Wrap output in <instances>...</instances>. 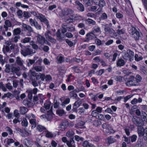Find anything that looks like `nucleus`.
<instances>
[{"label":"nucleus","mask_w":147,"mask_h":147,"mask_svg":"<svg viewBox=\"0 0 147 147\" xmlns=\"http://www.w3.org/2000/svg\"><path fill=\"white\" fill-rule=\"evenodd\" d=\"M133 122L138 127L137 133L138 137H143L145 140H147V128H144L142 126L144 124L143 121L139 119L133 117L132 119Z\"/></svg>","instance_id":"1"},{"label":"nucleus","mask_w":147,"mask_h":147,"mask_svg":"<svg viewBox=\"0 0 147 147\" xmlns=\"http://www.w3.org/2000/svg\"><path fill=\"white\" fill-rule=\"evenodd\" d=\"M134 54L132 51L128 50L127 52L125 51L123 52L122 56L124 59L129 60L130 61L133 60L134 59Z\"/></svg>","instance_id":"2"},{"label":"nucleus","mask_w":147,"mask_h":147,"mask_svg":"<svg viewBox=\"0 0 147 147\" xmlns=\"http://www.w3.org/2000/svg\"><path fill=\"white\" fill-rule=\"evenodd\" d=\"M102 126L104 129L106 134L114 133L115 131L110 127V125L107 123H104Z\"/></svg>","instance_id":"3"},{"label":"nucleus","mask_w":147,"mask_h":147,"mask_svg":"<svg viewBox=\"0 0 147 147\" xmlns=\"http://www.w3.org/2000/svg\"><path fill=\"white\" fill-rule=\"evenodd\" d=\"M37 42L40 45L41 47L40 49H43L44 51H45V48L44 47L42 46L44 44L45 42V39L41 36H38L37 38Z\"/></svg>","instance_id":"4"},{"label":"nucleus","mask_w":147,"mask_h":147,"mask_svg":"<svg viewBox=\"0 0 147 147\" xmlns=\"http://www.w3.org/2000/svg\"><path fill=\"white\" fill-rule=\"evenodd\" d=\"M35 53V51L30 49L29 48V47L27 49L26 51L23 50H22L21 51V54L24 56H26L28 55L34 53Z\"/></svg>","instance_id":"5"},{"label":"nucleus","mask_w":147,"mask_h":147,"mask_svg":"<svg viewBox=\"0 0 147 147\" xmlns=\"http://www.w3.org/2000/svg\"><path fill=\"white\" fill-rule=\"evenodd\" d=\"M76 6L77 9L80 11L83 12L84 10V8L82 4L80 3L78 1H76L75 2Z\"/></svg>","instance_id":"6"},{"label":"nucleus","mask_w":147,"mask_h":147,"mask_svg":"<svg viewBox=\"0 0 147 147\" xmlns=\"http://www.w3.org/2000/svg\"><path fill=\"white\" fill-rule=\"evenodd\" d=\"M95 38V36L94 34L92 32L88 33L86 35V39L84 40L86 42H88L89 40Z\"/></svg>","instance_id":"7"},{"label":"nucleus","mask_w":147,"mask_h":147,"mask_svg":"<svg viewBox=\"0 0 147 147\" xmlns=\"http://www.w3.org/2000/svg\"><path fill=\"white\" fill-rule=\"evenodd\" d=\"M74 11L71 9L65 8L62 10L61 12L63 16H65L72 14L74 13Z\"/></svg>","instance_id":"8"},{"label":"nucleus","mask_w":147,"mask_h":147,"mask_svg":"<svg viewBox=\"0 0 147 147\" xmlns=\"http://www.w3.org/2000/svg\"><path fill=\"white\" fill-rule=\"evenodd\" d=\"M82 104V101L81 100H78L76 101L74 104L73 109L76 110L77 108L78 107Z\"/></svg>","instance_id":"9"},{"label":"nucleus","mask_w":147,"mask_h":147,"mask_svg":"<svg viewBox=\"0 0 147 147\" xmlns=\"http://www.w3.org/2000/svg\"><path fill=\"white\" fill-rule=\"evenodd\" d=\"M116 141V140L112 136L109 137L106 140V143L109 144L113 143Z\"/></svg>","instance_id":"10"},{"label":"nucleus","mask_w":147,"mask_h":147,"mask_svg":"<svg viewBox=\"0 0 147 147\" xmlns=\"http://www.w3.org/2000/svg\"><path fill=\"white\" fill-rule=\"evenodd\" d=\"M67 127V125L66 123L65 122H63L60 125L59 128V130L64 131L65 130Z\"/></svg>","instance_id":"11"},{"label":"nucleus","mask_w":147,"mask_h":147,"mask_svg":"<svg viewBox=\"0 0 147 147\" xmlns=\"http://www.w3.org/2000/svg\"><path fill=\"white\" fill-rule=\"evenodd\" d=\"M125 63V61L121 59H118L117 62V66L121 67L124 65Z\"/></svg>","instance_id":"12"},{"label":"nucleus","mask_w":147,"mask_h":147,"mask_svg":"<svg viewBox=\"0 0 147 147\" xmlns=\"http://www.w3.org/2000/svg\"><path fill=\"white\" fill-rule=\"evenodd\" d=\"M67 145L68 147H75V144L74 141L73 140H71L70 141L67 142Z\"/></svg>","instance_id":"13"},{"label":"nucleus","mask_w":147,"mask_h":147,"mask_svg":"<svg viewBox=\"0 0 147 147\" xmlns=\"http://www.w3.org/2000/svg\"><path fill=\"white\" fill-rule=\"evenodd\" d=\"M37 90L36 88H35L33 89L32 91V90H28L27 92L28 93V96H30L31 98L32 97V94H36L37 92Z\"/></svg>","instance_id":"14"},{"label":"nucleus","mask_w":147,"mask_h":147,"mask_svg":"<svg viewBox=\"0 0 147 147\" xmlns=\"http://www.w3.org/2000/svg\"><path fill=\"white\" fill-rule=\"evenodd\" d=\"M92 32L94 34L99 32L100 33L101 31L100 28L98 26H95L93 28Z\"/></svg>","instance_id":"15"},{"label":"nucleus","mask_w":147,"mask_h":147,"mask_svg":"<svg viewBox=\"0 0 147 147\" xmlns=\"http://www.w3.org/2000/svg\"><path fill=\"white\" fill-rule=\"evenodd\" d=\"M131 36L135 40H138L140 37V33L138 31L131 35Z\"/></svg>","instance_id":"16"},{"label":"nucleus","mask_w":147,"mask_h":147,"mask_svg":"<svg viewBox=\"0 0 147 147\" xmlns=\"http://www.w3.org/2000/svg\"><path fill=\"white\" fill-rule=\"evenodd\" d=\"M82 145L84 147H93L94 146L93 145L89 143L87 141H84Z\"/></svg>","instance_id":"17"},{"label":"nucleus","mask_w":147,"mask_h":147,"mask_svg":"<svg viewBox=\"0 0 147 147\" xmlns=\"http://www.w3.org/2000/svg\"><path fill=\"white\" fill-rule=\"evenodd\" d=\"M70 101V100L69 98H66L62 102L61 105L63 107H64L66 105L69 103Z\"/></svg>","instance_id":"18"},{"label":"nucleus","mask_w":147,"mask_h":147,"mask_svg":"<svg viewBox=\"0 0 147 147\" xmlns=\"http://www.w3.org/2000/svg\"><path fill=\"white\" fill-rule=\"evenodd\" d=\"M22 26L23 28L24 29H26L28 31L30 32H32V30L30 26L24 24H23Z\"/></svg>","instance_id":"19"},{"label":"nucleus","mask_w":147,"mask_h":147,"mask_svg":"<svg viewBox=\"0 0 147 147\" xmlns=\"http://www.w3.org/2000/svg\"><path fill=\"white\" fill-rule=\"evenodd\" d=\"M57 63H61L62 62H65V60L63 59V58L61 56H58L56 58Z\"/></svg>","instance_id":"20"},{"label":"nucleus","mask_w":147,"mask_h":147,"mask_svg":"<svg viewBox=\"0 0 147 147\" xmlns=\"http://www.w3.org/2000/svg\"><path fill=\"white\" fill-rule=\"evenodd\" d=\"M130 79H131L134 86L138 85L139 84L134 76H130Z\"/></svg>","instance_id":"21"},{"label":"nucleus","mask_w":147,"mask_h":147,"mask_svg":"<svg viewBox=\"0 0 147 147\" xmlns=\"http://www.w3.org/2000/svg\"><path fill=\"white\" fill-rule=\"evenodd\" d=\"M45 78V75L41 73H39L36 76V78L37 80L40 79L42 81H43Z\"/></svg>","instance_id":"22"},{"label":"nucleus","mask_w":147,"mask_h":147,"mask_svg":"<svg viewBox=\"0 0 147 147\" xmlns=\"http://www.w3.org/2000/svg\"><path fill=\"white\" fill-rule=\"evenodd\" d=\"M130 30H129V32L131 35L134 34V33L137 31L136 28L133 26H131L130 28Z\"/></svg>","instance_id":"23"},{"label":"nucleus","mask_w":147,"mask_h":147,"mask_svg":"<svg viewBox=\"0 0 147 147\" xmlns=\"http://www.w3.org/2000/svg\"><path fill=\"white\" fill-rule=\"evenodd\" d=\"M30 123L32 124V128H34L36 126V120L35 119H31L30 120Z\"/></svg>","instance_id":"24"},{"label":"nucleus","mask_w":147,"mask_h":147,"mask_svg":"<svg viewBox=\"0 0 147 147\" xmlns=\"http://www.w3.org/2000/svg\"><path fill=\"white\" fill-rule=\"evenodd\" d=\"M52 118V114L51 111L48 112L47 113V119L50 121Z\"/></svg>","instance_id":"25"},{"label":"nucleus","mask_w":147,"mask_h":147,"mask_svg":"<svg viewBox=\"0 0 147 147\" xmlns=\"http://www.w3.org/2000/svg\"><path fill=\"white\" fill-rule=\"evenodd\" d=\"M74 134V131L72 130H69L66 133V136L68 137H70L73 136Z\"/></svg>","instance_id":"26"},{"label":"nucleus","mask_w":147,"mask_h":147,"mask_svg":"<svg viewBox=\"0 0 147 147\" xmlns=\"http://www.w3.org/2000/svg\"><path fill=\"white\" fill-rule=\"evenodd\" d=\"M105 31L107 33H109L110 34H111L113 32V31H114L113 30L109 28L106 27L105 28Z\"/></svg>","instance_id":"27"},{"label":"nucleus","mask_w":147,"mask_h":147,"mask_svg":"<svg viewBox=\"0 0 147 147\" xmlns=\"http://www.w3.org/2000/svg\"><path fill=\"white\" fill-rule=\"evenodd\" d=\"M20 111L21 114H24L27 112L28 110L25 107H21L20 108Z\"/></svg>","instance_id":"28"},{"label":"nucleus","mask_w":147,"mask_h":147,"mask_svg":"<svg viewBox=\"0 0 147 147\" xmlns=\"http://www.w3.org/2000/svg\"><path fill=\"white\" fill-rule=\"evenodd\" d=\"M5 25H4V27L5 28H7V27H10L11 26V22L8 20H5Z\"/></svg>","instance_id":"29"},{"label":"nucleus","mask_w":147,"mask_h":147,"mask_svg":"<svg viewBox=\"0 0 147 147\" xmlns=\"http://www.w3.org/2000/svg\"><path fill=\"white\" fill-rule=\"evenodd\" d=\"M113 78L116 81L121 82L122 80V77L120 76H113Z\"/></svg>","instance_id":"30"},{"label":"nucleus","mask_w":147,"mask_h":147,"mask_svg":"<svg viewBox=\"0 0 147 147\" xmlns=\"http://www.w3.org/2000/svg\"><path fill=\"white\" fill-rule=\"evenodd\" d=\"M36 17L37 18L39 19L41 22H44L45 20L44 16L42 15L38 14L36 16Z\"/></svg>","instance_id":"31"},{"label":"nucleus","mask_w":147,"mask_h":147,"mask_svg":"<svg viewBox=\"0 0 147 147\" xmlns=\"http://www.w3.org/2000/svg\"><path fill=\"white\" fill-rule=\"evenodd\" d=\"M36 17L37 18L39 19L41 22H44L45 20L44 16L42 15L38 14L36 16Z\"/></svg>","instance_id":"32"},{"label":"nucleus","mask_w":147,"mask_h":147,"mask_svg":"<svg viewBox=\"0 0 147 147\" xmlns=\"http://www.w3.org/2000/svg\"><path fill=\"white\" fill-rule=\"evenodd\" d=\"M33 68L36 71L39 72L42 71L43 70V68L41 66H38L36 67H33Z\"/></svg>","instance_id":"33"},{"label":"nucleus","mask_w":147,"mask_h":147,"mask_svg":"<svg viewBox=\"0 0 147 147\" xmlns=\"http://www.w3.org/2000/svg\"><path fill=\"white\" fill-rule=\"evenodd\" d=\"M57 114L60 116H62L65 113L64 111L62 109H59L57 110Z\"/></svg>","instance_id":"34"},{"label":"nucleus","mask_w":147,"mask_h":147,"mask_svg":"<svg viewBox=\"0 0 147 147\" xmlns=\"http://www.w3.org/2000/svg\"><path fill=\"white\" fill-rule=\"evenodd\" d=\"M106 5V3L104 0H99L98 5L101 7H103Z\"/></svg>","instance_id":"35"},{"label":"nucleus","mask_w":147,"mask_h":147,"mask_svg":"<svg viewBox=\"0 0 147 147\" xmlns=\"http://www.w3.org/2000/svg\"><path fill=\"white\" fill-rule=\"evenodd\" d=\"M22 125L24 127H27L28 124V122L26 119L24 118L22 121Z\"/></svg>","instance_id":"36"},{"label":"nucleus","mask_w":147,"mask_h":147,"mask_svg":"<svg viewBox=\"0 0 147 147\" xmlns=\"http://www.w3.org/2000/svg\"><path fill=\"white\" fill-rule=\"evenodd\" d=\"M54 134L52 133L47 131V137L50 138H53Z\"/></svg>","instance_id":"37"},{"label":"nucleus","mask_w":147,"mask_h":147,"mask_svg":"<svg viewBox=\"0 0 147 147\" xmlns=\"http://www.w3.org/2000/svg\"><path fill=\"white\" fill-rule=\"evenodd\" d=\"M137 138V136L136 135H133L130 137L131 141L132 142H135Z\"/></svg>","instance_id":"38"},{"label":"nucleus","mask_w":147,"mask_h":147,"mask_svg":"<svg viewBox=\"0 0 147 147\" xmlns=\"http://www.w3.org/2000/svg\"><path fill=\"white\" fill-rule=\"evenodd\" d=\"M143 59L142 57L140 56H138V55L136 54L135 55V60L137 61H140L141 60H142Z\"/></svg>","instance_id":"39"},{"label":"nucleus","mask_w":147,"mask_h":147,"mask_svg":"<svg viewBox=\"0 0 147 147\" xmlns=\"http://www.w3.org/2000/svg\"><path fill=\"white\" fill-rule=\"evenodd\" d=\"M37 129L40 131H42L45 129V127L40 125H37Z\"/></svg>","instance_id":"40"},{"label":"nucleus","mask_w":147,"mask_h":147,"mask_svg":"<svg viewBox=\"0 0 147 147\" xmlns=\"http://www.w3.org/2000/svg\"><path fill=\"white\" fill-rule=\"evenodd\" d=\"M86 22L87 23L89 24H92L93 25H94L95 24V22L94 21L90 19H87Z\"/></svg>","instance_id":"41"},{"label":"nucleus","mask_w":147,"mask_h":147,"mask_svg":"<svg viewBox=\"0 0 147 147\" xmlns=\"http://www.w3.org/2000/svg\"><path fill=\"white\" fill-rule=\"evenodd\" d=\"M117 33L119 35H121L123 34L125 32V30L124 29H118L117 30Z\"/></svg>","instance_id":"42"},{"label":"nucleus","mask_w":147,"mask_h":147,"mask_svg":"<svg viewBox=\"0 0 147 147\" xmlns=\"http://www.w3.org/2000/svg\"><path fill=\"white\" fill-rule=\"evenodd\" d=\"M136 79V80L138 82L139 84V83L141 81L142 79V77L139 75H137L135 78Z\"/></svg>","instance_id":"43"},{"label":"nucleus","mask_w":147,"mask_h":147,"mask_svg":"<svg viewBox=\"0 0 147 147\" xmlns=\"http://www.w3.org/2000/svg\"><path fill=\"white\" fill-rule=\"evenodd\" d=\"M85 88L84 87L82 86L80 88H77L75 90L74 92H78L81 91H84Z\"/></svg>","instance_id":"44"},{"label":"nucleus","mask_w":147,"mask_h":147,"mask_svg":"<svg viewBox=\"0 0 147 147\" xmlns=\"http://www.w3.org/2000/svg\"><path fill=\"white\" fill-rule=\"evenodd\" d=\"M126 84L127 86H134L131 79H129V80L126 83Z\"/></svg>","instance_id":"45"},{"label":"nucleus","mask_w":147,"mask_h":147,"mask_svg":"<svg viewBox=\"0 0 147 147\" xmlns=\"http://www.w3.org/2000/svg\"><path fill=\"white\" fill-rule=\"evenodd\" d=\"M30 39L31 38L30 37H26L23 39L22 42L24 43H28L30 41Z\"/></svg>","instance_id":"46"},{"label":"nucleus","mask_w":147,"mask_h":147,"mask_svg":"<svg viewBox=\"0 0 147 147\" xmlns=\"http://www.w3.org/2000/svg\"><path fill=\"white\" fill-rule=\"evenodd\" d=\"M85 112V109H84L83 107H80L78 109V113L80 115H82V114Z\"/></svg>","instance_id":"47"},{"label":"nucleus","mask_w":147,"mask_h":147,"mask_svg":"<svg viewBox=\"0 0 147 147\" xmlns=\"http://www.w3.org/2000/svg\"><path fill=\"white\" fill-rule=\"evenodd\" d=\"M98 114V113L96 112V110L93 111L91 113V116L93 117H96Z\"/></svg>","instance_id":"48"},{"label":"nucleus","mask_w":147,"mask_h":147,"mask_svg":"<svg viewBox=\"0 0 147 147\" xmlns=\"http://www.w3.org/2000/svg\"><path fill=\"white\" fill-rule=\"evenodd\" d=\"M13 32L14 34L17 35L20 33L21 31L20 29L17 28L14 29L13 30Z\"/></svg>","instance_id":"49"},{"label":"nucleus","mask_w":147,"mask_h":147,"mask_svg":"<svg viewBox=\"0 0 147 147\" xmlns=\"http://www.w3.org/2000/svg\"><path fill=\"white\" fill-rule=\"evenodd\" d=\"M34 42L33 41H32L30 42V45L32 46V47L34 49H37L38 48V46L35 44H34Z\"/></svg>","instance_id":"50"},{"label":"nucleus","mask_w":147,"mask_h":147,"mask_svg":"<svg viewBox=\"0 0 147 147\" xmlns=\"http://www.w3.org/2000/svg\"><path fill=\"white\" fill-rule=\"evenodd\" d=\"M75 139L78 141H79L80 140L83 141V139L82 138L76 135L75 136Z\"/></svg>","instance_id":"51"},{"label":"nucleus","mask_w":147,"mask_h":147,"mask_svg":"<svg viewBox=\"0 0 147 147\" xmlns=\"http://www.w3.org/2000/svg\"><path fill=\"white\" fill-rule=\"evenodd\" d=\"M95 42L98 46L101 45L102 44L101 41L98 39H96L95 40Z\"/></svg>","instance_id":"52"},{"label":"nucleus","mask_w":147,"mask_h":147,"mask_svg":"<svg viewBox=\"0 0 147 147\" xmlns=\"http://www.w3.org/2000/svg\"><path fill=\"white\" fill-rule=\"evenodd\" d=\"M12 94L10 93H8L6 94H5L2 97V98L4 99L5 97L10 98Z\"/></svg>","instance_id":"53"},{"label":"nucleus","mask_w":147,"mask_h":147,"mask_svg":"<svg viewBox=\"0 0 147 147\" xmlns=\"http://www.w3.org/2000/svg\"><path fill=\"white\" fill-rule=\"evenodd\" d=\"M29 22L30 24L32 26H34L35 25L37 22L34 21L32 19L30 18L29 20Z\"/></svg>","instance_id":"54"},{"label":"nucleus","mask_w":147,"mask_h":147,"mask_svg":"<svg viewBox=\"0 0 147 147\" xmlns=\"http://www.w3.org/2000/svg\"><path fill=\"white\" fill-rule=\"evenodd\" d=\"M5 129L6 131H8L9 135H11L13 134L12 130L9 127H6Z\"/></svg>","instance_id":"55"},{"label":"nucleus","mask_w":147,"mask_h":147,"mask_svg":"<svg viewBox=\"0 0 147 147\" xmlns=\"http://www.w3.org/2000/svg\"><path fill=\"white\" fill-rule=\"evenodd\" d=\"M93 123L94 125L96 126L100 125L101 124V123L97 120H95L93 121Z\"/></svg>","instance_id":"56"},{"label":"nucleus","mask_w":147,"mask_h":147,"mask_svg":"<svg viewBox=\"0 0 147 147\" xmlns=\"http://www.w3.org/2000/svg\"><path fill=\"white\" fill-rule=\"evenodd\" d=\"M93 59L96 63H99L101 61V59H100L99 57H96L94 58Z\"/></svg>","instance_id":"57"},{"label":"nucleus","mask_w":147,"mask_h":147,"mask_svg":"<svg viewBox=\"0 0 147 147\" xmlns=\"http://www.w3.org/2000/svg\"><path fill=\"white\" fill-rule=\"evenodd\" d=\"M66 42L70 47H72L74 43L71 41L69 40L68 39H67L65 40Z\"/></svg>","instance_id":"58"},{"label":"nucleus","mask_w":147,"mask_h":147,"mask_svg":"<svg viewBox=\"0 0 147 147\" xmlns=\"http://www.w3.org/2000/svg\"><path fill=\"white\" fill-rule=\"evenodd\" d=\"M16 62L17 63L20 65H22V62L21 61L20 58L17 57L16 59Z\"/></svg>","instance_id":"59"},{"label":"nucleus","mask_w":147,"mask_h":147,"mask_svg":"<svg viewBox=\"0 0 147 147\" xmlns=\"http://www.w3.org/2000/svg\"><path fill=\"white\" fill-rule=\"evenodd\" d=\"M138 102V100L137 98H135L131 101V103L133 105H135Z\"/></svg>","instance_id":"60"},{"label":"nucleus","mask_w":147,"mask_h":147,"mask_svg":"<svg viewBox=\"0 0 147 147\" xmlns=\"http://www.w3.org/2000/svg\"><path fill=\"white\" fill-rule=\"evenodd\" d=\"M84 1L87 6H90L91 5L90 0H84Z\"/></svg>","instance_id":"61"},{"label":"nucleus","mask_w":147,"mask_h":147,"mask_svg":"<svg viewBox=\"0 0 147 147\" xmlns=\"http://www.w3.org/2000/svg\"><path fill=\"white\" fill-rule=\"evenodd\" d=\"M116 17L119 19H120L122 18L123 17V15L119 13H117L116 14Z\"/></svg>","instance_id":"62"},{"label":"nucleus","mask_w":147,"mask_h":147,"mask_svg":"<svg viewBox=\"0 0 147 147\" xmlns=\"http://www.w3.org/2000/svg\"><path fill=\"white\" fill-rule=\"evenodd\" d=\"M14 140L12 139H8L7 141V143L8 145L14 142Z\"/></svg>","instance_id":"63"},{"label":"nucleus","mask_w":147,"mask_h":147,"mask_svg":"<svg viewBox=\"0 0 147 147\" xmlns=\"http://www.w3.org/2000/svg\"><path fill=\"white\" fill-rule=\"evenodd\" d=\"M143 3L147 10V0H142Z\"/></svg>","instance_id":"64"}]
</instances>
